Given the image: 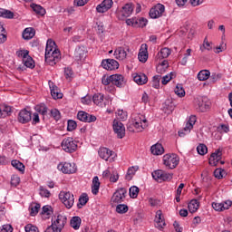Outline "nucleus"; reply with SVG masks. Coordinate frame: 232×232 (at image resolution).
<instances>
[{
    "label": "nucleus",
    "instance_id": "1",
    "mask_svg": "<svg viewBox=\"0 0 232 232\" xmlns=\"http://www.w3.org/2000/svg\"><path fill=\"white\" fill-rule=\"evenodd\" d=\"M61 61V51L55 49V43L52 39L47 40L45 47V63L50 66H55Z\"/></svg>",
    "mask_w": 232,
    "mask_h": 232
},
{
    "label": "nucleus",
    "instance_id": "2",
    "mask_svg": "<svg viewBox=\"0 0 232 232\" xmlns=\"http://www.w3.org/2000/svg\"><path fill=\"white\" fill-rule=\"evenodd\" d=\"M146 128H148V120L142 115H138L134 121L127 124V130L131 133H135V130L140 133L143 130H146Z\"/></svg>",
    "mask_w": 232,
    "mask_h": 232
},
{
    "label": "nucleus",
    "instance_id": "3",
    "mask_svg": "<svg viewBox=\"0 0 232 232\" xmlns=\"http://www.w3.org/2000/svg\"><path fill=\"white\" fill-rule=\"evenodd\" d=\"M179 162H180V158L177 154H166L163 156V164L169 169H175L179 166Z\"/></svg>",
    "mask_w": 232,
    "mask_h": 232
},
{
    "label": "nucleus",
    "instance_id": "4",
    "mask_svg": "<svg viewBox=\"0 0 232 232\" xmlns=\"http://www.w3.org/2000/svg\"><path fill=\"white\" fill-rule=\"evenodd\" d=\"M134 6L132 3L125 4L121 10H117V17L120 21H124L127 17H130L133 14Z\"/></svg>",
    "mask_w": 232,
    "mask_h": 232
},
{
    "label": "nucleus",
    "instance_id": "5",
    "mask_svg": "<svg viewBox=\"0 0 232 232\" xmlns=\"http://www.w3.org/2000/svg\"><path fill=\"white\" fill-rule=\"evenodd\" d=\"M59 198L61 202H63V204L65 206V208H67V209L73 208L75 198L71 192L61 191L59 194Z\"/></svg>",
    "mask_w": 232,
    "mask_h": 232
},
{
    "label": "nucleus",
    "instance_id": "6",
    "mask_svg": "<svg viewBox=\"0 0 232 232\" xmlns=\"http://www.w3.org/2000/svg\"><path fill=\"white\" fill-rule=\"evenodd\" d=\"M62 148L66 153H75L77 151V141L73 138H64L62 141Z\"/></svg>",
    "mask_w": 232,
    "mask_h": 232
},
{
    "label": "nucleus",
    "instance_id": "7",
    "mask_svg": "<svg viewBox=\"0 0 232 232\" xmlns=\"http://www.w3.org/2000/svg\"><path fill=\"white\" fill-rule=\"evenodd\" d=\"M152 178L156 182H166L173 179V174L168 173L162 169H158L152 172Z\"/></svg>",
    "mask_w": 232,
    "mask_h": 232
},
{
    "label": "nucleus",
    "instance_id": "8",
    "mask_svg": "<svg viewBox=\"0 0 232 232\" xmlns=\"http://www.w3.org/2000/svg\"><path fill=\"white\" fill-rule=\"evenodd\" d=\"M126 193H128V190H126L125 188H119L113 193L111 202L112 204H121L123 200H125Z\"/></svg>",
    "mask_w": 232,
    "mask_h": 232
},
{
    "label": "nucleus",
    "instance_id": "9",
    "mask_svg": "<svg viewBox=\"0 0 232 232\" xmlns=\"http://www.w3.org/2000/svg\"><path fill=\"white\" fill-rule=\"evenodd\" d=\"M112 128L118 139H124V137H126V128L124 127V124H122V122L118 120H114Z\"/></svg>",
    "mask_w": 232,
    "mask_h": 232
},
{
    "label": "nucleus",
    "instance_id": "10",
    "mask_svg": "<svg viewBox=\"0 0 232 232\" xmlns=\"http://www.w3.org/2000/svg\"><path fill=\"white\" fill-rule=\"evenodd\" d=\"M165 10L166 7H164V5L158 4L150 9L149 15L151 19H159V17H162V14H164Z\"/></svg>",
    "mask_w": 232,
    "mask_h": 232
},
{
    "label": "nucleus",
    "instance_id": "11",
    "mask_svg": "<svg viewBox=\"0 0 232 232\" xmlns=\"http://www.w3.org/2000/svg\"><path fill=\"white\" fill-rule=\"evenodd\" d=\"M58 169L60 171H63V173L70 175L77 171V167H75V163L65 162V163H60L58 165Z\"/></svg>",
    "mask_w": 232,
    "mask_h": 232
},
{
    "label": "nucleus",
    "instance_id": "12",
    "mask_svg": "<svg viewBox=\"0 0 232 232\" xmlns=\"http://www.w3.org/2000/svg\"><path fill=\"white\" fill-rule=\"evenodd\" d=\"M32 121V111L23 109L18 113V122L21 124H28Z\"/></svg>",
    "mask_w": 232,
    "mask_h": 232
},
{
    "label": "nucleus",
    "instance_id": "13",
    "mask_svg": "<svg viewBox=\"0 0 232 232\" xmlns=\"http://www.w3.org/2000/svg\"><path fill=\"white\" fill-rule=\"evenodd\" d=\"M77 119L82 122H95V121H97V117H95V115L89 114L82 111L78 112Z\"/></svg>",
    "mask_w": 232,
    "mask_h": 232
},
{
    "label": "nucleus",
    "instance_id": "14",
    "mask_svg": "<svg viewBox=\"0 0 232 232\" xmlns=\"http://www.w3.org/2000/svg\"><path fill=\"white\" fill-rule=\"evenodd\" d=\"M111 6H113V0H103L97 5L96 11L98 14H104L105 12H108Z\"/></svg>",
    "mask_w": 232,
    "mask_h": 232
},
{
    "label": "nucleus",
    "instance_id": "15",
    "mask_svg": "<svg viewBox=\"0 0 232 232\" xmlns=\"http://www.w3.org/2000/svg\"><path fill=\"white\" fill-rule=\"evenodd\" d=\"M102 66L105 70L112 71L119 69V62L113 59H107L102 62Z\"/></svg>",
    "mask_w": 232,
    "mask_h": 232
},
{
    "label": "nucleus",
    "instance_id": "16",
    "mask_svg": "<svg viewBox=\"0 0 232 232\" xmlns=\"http://www.w3.org/2000/svg\"><path fill=\"white\" fill-rule=\"evenodd\" d=\"M222 160V150L220 149L217 150L210 155L209 158V165L210 166H218V162Z\"/></svg>",
    "mask_w": 232,
    "mask_h": 232
},
{
    "label": "nucleus",
    "instance_id": "17",
    "mask_svg": "<svg viewBox=\"0 0 232 232\" xmlns=\"http://www.w3.org/2000/svg\"><path fill=\"white\" fill-rule=\"evenodd\" d=\"M68 218H66V216L58 215L56 219L52 223L53 226L56 227L57 229L60 231H63L64 226H66Z\"/></svg>",
    "mask_w": 232,
    "mask_h": 232
},
{
    "label": "nucleus",
    "instance_id": "18",
    "mask_svg": "<svg viewBox=\"0 0 232 232\" xmlns=\"http://www.w3.org/2000/svg\"><path fill=\"white\" fill-rule=\"evenodd\" d=\"M49 87L51 90V95L53 99H63V93L57 85L53 84V82L49 81Z\"/></svg>",
    "mask_w": 232,
    "mask_h": 232
},
{
    "label": "nucleus",
    "instance_id": "19",
    "mask_svg": "<svg viewBox=\"0 0 232 232\" xmlns=\"http://www.w3.org/2000/svg\"><path fill=\"white\" fill-rule=\"evenodd\" d=\"M111 84L117 86L118 88H122L124 86V76L122 74H112L111 75Z\"/></svg>",
    "mask_w": 232,
    "mask_h": 232
},
{
    "label": "nucleus",
    "instance_id": "20",
    "mask_svg": "<svg viewBox=\"0 0 232 232\" xmlns=\"http://www.w3.org/2000/svg\"><path fill=\"white\" fill-rule=\"evenodd\" d=\"M138 59L140 63H146V61H148V44H141L140 53L138 54Z\"/></svg>",
    "mask_w": 232,
    "mask_h": 232
},
{
    "label": "nucleus",
    "instance_id": "21",
    "mask_svg": "<svg viewBox=\"0 0 232 232\" xmlns=\"http://www.w3.org/2000/svg\"><path fill=\"white\" fill-rule=\"evenodd\" d=\"M196 106H198V109L204 113V111H208V110H209V102L199 98L196 100Z\"/></svg>",
    "mask_w": 232,
    "mask_h": 232
},
{
    "label": "nucleus",
    "instance_id": "22",
    "mask_svg": "<svg viewBox=\"0 0 232 232\" xmlns=\"http://www.w3.org/2000/svg\"><path fill=\"white\" fill-rule=\"evenodd\" d=\"M155 222H156V227H158L159 229H162V227L166 226V222L162 218V210H158L156 212Z\"/></svg>",
    "mask_w": 232,
    "mask_h": 232
},
{
    "label": "nucleus",
    "instance_id": "23",
    "mask_svg": "<svg viewBox=\"0 0 232 232\" xmlns=\"http://www.w3.org/2000/svg\"><path fill=\"white\" fill-rule=\"evenodd\" d=\"M98 153L101 159H102L103 160H108V159H110L111 155H113V151H111L108 148H101Z\"/></svg>",
    "mask_w": 232,
    "mask_h": 232
},
{
    "label": "nucleus",
    "instance_id": "24",
    "mask_svg": "<svg viewBox=\"0 0 232 232\" xmlns=\"http://www.w3.org/2000/svg\"><path fill=\"white\" fill-rule=\"evenodd\" d=\"M35 35V29L32 27L25 28L23 32V39L30 41Z\"/></svg>",
    "mask_w": 232,
    "mask_h": 232
},
{
    "label": "nucleus",
    "instance_id": "25",
    "mask_svg": "<svg viewBox=\"0 0 232 232\" xmlns=\"http://www.w3.org/2000/svg\"><path fill=\"white\" fill-rule=\"evenodd\" d=\"M114 55L116 56V59H120V61H124V59L128 57V53L124 47H118L114 52Z\"/></svg>",
    "mask_w": 232,
    "mask_h": 232
},
{
    "label": "nucleus",
    "instance_id": "26",
    "mask_svg": "<svg viewBox=\"0 0 232 232\" xmlns=\"http://www.w3.org/2000/svg\"><path fill=\"white\" fill-rule=\"evenodd\" d=\"M150 151L152 155H162V153H164V147H162L160 143H156L151 146Z\"/></svg>",
    "mask_w": 232,
    "mask_h": 232
},
{
    "label": "nucleus",
    "instance_id": "27",
    "mask_svg": "<svg viewBox=\"0 0 232 232\" xmlns=\"http://www.w3.org/2000/svg\"><path fill=\"white\" fill-rule=\"evenodd\" d=\"M133 79L134 82L140 85L146 84V82H148V76L144 73L136 74Z\"/></svg>",
    "mask_w": 232,
    "mask_h": 232
},
{
    "label": "nucleus",
    "instance_id": "28",
    "mask_svg": "<svg viewBox=\"0 0 232 232\" xmlns=\"http://www.w3.org/2000/svg\"><path fill=\"white\" fill-rule=\"evenodd\" d=\"M99 188H101V182L99 181V177H94L92 185V193L97 195L99 193Z\"/></svg>",
    "mask_w": 232,
    "mask_h": 232
},
{
    "label": "nucleus",
    "instance_id": "29",
    "mask_svg": "<svg viewBox=\"0 0 232 232\" xmlns=\"http://www.w3.org/2000/svg\"><path fill=\"white\" fill-rule=\"evenodd\" d=\"M137 171H139V166L130 167L125 176V179L131 180V179H133V176L135 175V173H137Z\"/></svg>",
    "mask_w": 232,
    "mask_h": 232
},
{
    "label": "nucleus",
    "instance_id": "30",
    "mask_svg": "<svg viewBox=\"0 0 232 232\" xmlns=\"http://www.w3.org/2000/svg\"><path fill=\"white\" fill-rule=\"evenodd\" d=\"M74 57L76 61H82V59L86 58V52H84L82 48L79 47L75 49Z\"/></svg>",
    "mask_w": 232,
    "mask_h": 232
},
{
    "label": "nucleus",
    "instance_id": "31",
    "mask_svg": "<svg viewBox=\"0 0 232 232\" xmlns=\"http://www.w3.org/2000/svg\"><path fill=\"white\" fill-rule=\"evenodd\" d=\"M199 206H200V203L198 202V200L192 199L188 203V211H190V213H196V211L198 210Z\"/></svg>",
    "mask_w": 232,
    "mask_h": 232
},
{
    "label": "nucleus",
    "instance_id": "32",
    "mask_svg": "<svg viewBox=\"0 0 232 232\" xmlns=\"http://www.w3.org/2000/svg\"><path fill=\"white\" fill-rule=\"evenodd\" d=\"M23 63L26 68H31V70L35 68V62H34V59L29 54L25 56Z\"/></svg>",
    "mask_w": 232,
    "mask_h": 232
},
{
    "label": "nucleus",
    "instance_id": "33",
    "mask_svg": "<svg viewBox=\"0 0 232 232\" xmlns=\"http://www.w3.org/2000/svg\"><path fill=\"white\" fill-rule=\"evenodd\" d=\"M90 198H88V194L83 193L80 198H79V203L77 204L78 209H81L82 206H86L88 204V201Z\"/></svg>",
    "mask_w": 232,
    "mask_h": 232
},
{
    "label": "nucleus",
    "instance_id": "34",
    "mask_svg": "<svg viewBox=\"0 0 232 232\" xmlns=\"http://www.w3.org/2000/svg\"><path fill=\"white\" fill-rule=\"evenodd\" d=\"M0 17H4L5 19H14V12L0 8Z\"/></svg>",
    "mask_w": 232,
    "mask_h": 232
},
{
    "label": "nucleus",
    "instance_id": "35",
    "mask_svg": "<svg viewBox=\"0 0 232 232\" xmlns=\"http://www.w3.org/2000/svg\"><path fill=\"white\" fill-rule=\"evenodd\" d=\"M197 122V116H190L186 126L185 131H191L193 130V125Z\"/></svg>",
    "mask_w": 232,
    "mask_h": 232
},
{
    "label": "nucleus",
    "instance_id": "36",
    "mask_svg": "<svg viewBox=\"0 0 232 232\" xmlns=\"http://www.w3.org/2000/svg\"><path fill=\"white\" fill-rule=\"evenodd\" d=\"M211 72L208 70H202L198 73V81H208Z\"/></svg>",
    "mask_w": 232,
    "mask_h": 232
},
{
    "label": "nucleus",
    "instance_id": "37",
    "mask_svg": "<svg viewBox=\"0 0 232 232\" xmlns=\"http://www.w3.org/2000/svg\"><path fill=\"white\" fill-rule=\"evenodd\" d=\"M31 7L33 8L34 12L37 14V15H44L46 14V10L44 9V7L39 5L33 4Z\"/></svg>",
    "mask_w": 232,
    "mask_h": 232
},
{
    "label": "nucleus",
    "instance_id": "38",
    "mask_svg": "<svg viewBox=\"0 0 232 232\" xmlns=\"http://www.w3.org/2000/svg\"><path fill=\"white\" fill-rule=\"evenodd\" d=\"M92 101L96 106H102V101H104V94L96 93L92 96Z\"/></svg>",
    "mask_w": 232,
    "mask_h": 232
},
{
    "label": "nucleus",
    "instance_id": "39",
    "mask_svg": "<svg viewBox=\"0 0 232 232\" xmlns=\"http://www.w3.org/2000/svg\"><path fill=\"white\" fill-rule=\"evenodd\" d=\"M81 222H82V220L76 216L72 218L70 224L73 229H79L81 227Z\"/></svg>",
    "mask_w": 232,
    "mask_h": 232
},
{
    "label": "nucleus",
    "instance_id": "40",
    "mask_svg": "<svg viewBox=\"0 0 232 232\" xmlns=\"http://www.w3.org/2000/svg\"><path fill=\"white\" fill-rule=\"evenodd\" d=\"M11 164L13 168H15V169H18V171H21V173H24V164H23L21 161L14 160L11 161Z\"/></svg>",
    "mask_w": 232,
    "mask_h": 232
},
{
    "label": "nucleus",
    "instance_id": "41",
    "mask_svg": "<svg viewBox=\"0 0 232 232\" xmlns=\"http://www.w3.org/2000/svg\"><path fill=\"white\" fill-rule=\"evenodd\" d=\"M35 111H37V113H41V115H46V113H48V107H46V105H44V103H41L38 104L34 107Z\"/></svg>",
    "mask_w": 232,
    "mask_h": 232
},
{
    "label": "nucleus",
    "instance_id": "42",
    "mask_svg": "<svg viewBox=\"0 0 232 232\" xmlns=\"http://www.w3.org/2000/svg\"><path fill=\"white\" fill-rule=\"evenodd\" d=\"M139 188L137 186H132L129 189L130 198H137L139 197Z\"/></svg>",
    "mask_w": 232,
    "mask_h": 232
},
{
    "label": "nucleus",
    "instance_id": "43",
    "mask_svg": "<svg viewBox=\"0 0 232 232\" xmlns=\"http://www.w3.org/2000/svg\"><path fill=\"white\" fill-rule=\"evenodd\" d=\"M171 54V51H169V48H163L160 50V52L158 53L159 57L161 59H167V57H169Z\"/></svg>",
    "mask_w": 232,
    "mask_h": 232
},
{
    "label": "nucleus",
    "instance_id": "44",
    "mask_svg": "<svg viewBox=\"0 0 232 232\" xmlns=\"http://www.w3.org/2000/svg\"><path fill=\"white\" fill-rule=\"evenodd\" d=\"M174 92L178 97H184L186 95V91H184L182 84H177Z\"/></svg>",
    "mask_w": 232,
    "mask_h": 232
},
{
    "label": "nucleus",
    "instance_id": "45",
    "mask_svg": "<svg viewBox=\"0 0 232 232\" xmlns=\"http://www.w3.org/2000/svg\"><path fill=\"white\" fill-rule=\"evenodd\" d=\"M160 79H162V76L160 75H155L152 80V87L156 88V90H159L160 88Z\"/></svg>",
    "mask_w": 232,
    "mask_h": 232
},
{
    "label": "nucleus",
    "instance_id": "46",
    "mask_svg": "<svg viewBox=\"0 0 232 232\" xmlns=\"http://www.w3.org/2000/svg\"><path fill=\"white\" fill-rule=\"evenodd\" d=\"M173 77H175V72H170L169 74L163 76L161 78V83L163 85L168 84L169 82V81H171V79H173Z\"/></svg>",
    "mask_w": 232,
    "mask_h": 232
},
{
    "label": "nucleus",
    "instance_id": "47",
    "mask_svg": "<svg viewBox=\"0 0 232 232\" xmlns=\"http://www.w3.org/2000/svg\"><path fill=\"white\" fill-rule=\"evenodd\" d=\"M116 212L123 215V213H128V207L124 204H119L116 207Z\"/></svg>",
    "mask_w": 232,
    "mask_h": 232
},
{
    "label": "nucleus",
    "instance_id": "48",
    "mask_svg": "<svg viewBox=\"0 0 232 232\" xmlns=\"http://www.w3.org/2000/svg\"><path fill=\"white\" fill-rule=\"evenodd\" d=\"M197 151L198 155H206L208 153V147L201 143L197 147Z\"/></svg>",
    "mask_w": 232,
    "mask_h": 232
},
{
    "label": "nucleus",
    "instance_id": "49",
    "mask_svg": "<svg viewBox=\"0 0 232 232\" xmlns=\"http://www.w3.org/2000/svg\"><path fill=\"white\" fill-rule=\"evenodd\" d=\"M39 209H41V204L36 203L34 206L31 207V217H35L39 213Z\"/></svg>",
    "mask_w": 232,
    "mask_h": 232
},
{
    "label": "nucleus",
    "instance_id": "50",
    "mask_svg": "<svg viewBox=\"0 0 232 232\" xmlns=\"http://www.w3.org/2000/svg\"><path fill=\"white\" fill-rule=\"evenodd\" d=\"M40 195L41 197H44L45 198H50L52 193H50V190L46 189L44 187H40Z\"/></svg>",
    "mask_w": 232,
    "mask_h": 232
},
{
    "label": "nucleus",
    "instance_id": "51",
    "mask_svg": "<svg viewBox=\"0 0 232 232\" xmlns=\"http://www.w3.org/2000/svg\"><path fill=\"white\" fill-rule=\"evenodd\" d=\"M226 173V170L222 169H216L214 170V176L216 177V179H224V174Z\"/></svg>",
    "mask_w": 232,
    "mask_h": 232
},
{
    "label": "nucleus",
    "instance_id": "52",
    "mask_svg": "<svg viewBox=\"0 0 232 232\" xmlns=\"http://www.w3.org/2000/svg\"><path fill=\"white\" fill-rule=\"evenodd\" d=\"M77 128V122L72 120H69L67 122V130L68 131H73Z\"/></svg>",
    "mask_w": 232,
    "mask_h": 232
},
{
    "label": "nucleus",
    "instance_id": "53",
    "mask_svg": "<svg viewBox=\"0 0 232 232\" xmlns=\"http://www.w3.org/2000/svg\"><path fill=\"white\" fill-rule=\"evenodd\" d=\"M126 24L128 26H133L134 28H137V25L139 24V18L127 19Z\"/></svg>",
    "mask_w": 232,
    "mask_h": 232
},
{
    "label": "nucleus",
    "instance_id": "54",
    "mask_svg": "<svg viewBox=\"0 0 232 232\" xmlns=\"http://www.w3.org/2000/svg\"><path fill=\"white\" fill-rule=\"evenodd\" d=\"M20 182L21 179L17 175H13L11 177V186H14V188H16V186H19Z\"/></svg>",
    "mask_w": 232,
    "mask_h": 232
},
{
    "label": "nucleus",
    "instance_id": "55",
    "mask_svg": "<svg viewBox=\"0 0 232 232\" xmlns=\"http://www.w3.org/2000/svg\"><path fill=\"white\" fill-rule=\"evenodd\" d=\"M25 232H39V228L32 224H27L24 227Z\"/></svg>",
    "mask_w": 232,
    "mask_h": 232
},
{
    "label": "nucleus",
    "instance_id": "56",
    "mask_svg": "<svg viewBox=\"0 0 232 232\" xmlns=\"http://www.w3.org/2000/svg\"><path fill=\"white\" fill-rule=\"evenodd\" d=\"M30 52L28 50H20L16 52L17 57H22L23 60L26 59V57L29 55Z\"/></svg>",
    "mask_w": 232,
    "mask_h": 232
},
{
    "label": "nucleus",
    "instance_id": "57",
    "mask_svg": "<svg viewBox=\"0 0 232 232\" xmlns=\"http://www.w3.org/2000/svg\"><path fill=\"white\" fill-rule=\"evenodd\" d=\"M146 24H148V19L146 18H139L138 19V24L136 28H144V26H146Z\"/></svg>",
    "mask_w": 232,
    "mask_h": 232
},
{
    "label": "nucleus",
    "instance_id": "58",
    "mask_svg": "<svg viewBox=\"0 0 232 232\" xmlns=\"http://www.w3.org/2000/svg\"><path fill=\"white\" fill-rule=\"evenodd\" d=\"M51 115L55 121H59V119H61V112L57 109L51 110Z\"/></svg>",
    "mask_w": 232,
    "mask_h": 232
},
{
    "label": "nucleus",
    "instance_id": "59",
    "mask_svg": "<svg viewBox=\"0 0 232 232\" xmlns=\"http://www.w3.org/2000/svg\"><path fill=\"white\" fill-rule=\"evenodd\" d=\"M64 75H65L66 79H70V81H71L72 78L73 77V71L72 70V68H70V67L65 68Z\"/></svg>",
    "mask_w": 232,
    "mask_h": 232
},
{
    "label": "nucleus",
    "instance_id": "60",
    "mask_svg": "<svg viewBox=\"0 0 232 232\" xmlns=\"http://www.w3.org/2000/svg\"><path fill=\"white\" fill-rule=\"evenodd\" d=\"M221 208L222 211H226V209H228L232 206V201L231 200H227L225 202H221Z\"/></svg>",
    "mask_w": 232,
    "mask_h": 232
},
{
    "label": "nucleus",
    "instance_id": "61",
    "mask_svg": "<svg viewBox=\"0 0 232 232\" xmlns=\"http://www.w3.org/2000/svg\"><path fill=\"white\" fill-rule=\"evenodd\" d=\"M102 83L104 84V86H108L109 84H111V76H102Z\"/></svg>",
    "mask_w": 232,
    "mask_h": 232
},
{
    "label": "nucleus",
    "instance_id": "62",
    "mask_svg": "<svg viewBox=\"0 0 232 232\" xmlns=\"http://www.w3.org/2000/svg\"><path fill=\"white\" fill-rule=\"evenodd\" d=\"M14 227L11 225H4L0 227V232H13Z\"/></svg>",
    "mask_w": 232,
    "mask_h": 232
},
{
    "label": "nucleus",
    "instance_id": "63",
    "mask_svg": "<svg viewBox=\"0 0 232 232\" xmlns=\"http://www.w3.org/2000/svg\"><path fill=\"white\" fill-rule=\"evenodd\" d=\"M110 180L111 182H117V180H119V173H117V171H113L111 174Z\"/></svg>",
    "mask_w": 232,
    "mask_h": 232
},
{
    "label": "nucleus",
    "instance_id": "64",
    "mask_svg": "<svg viewBox=\"0 0 232 232\" xmlns=\"http://www.w3.org/2000/svg\"><path fill=\"white\" fill-rule=\"evenodd\" d=\"M44 232H61V230L59 228H57L56 227H54L53 225H51L50 227H48Z\"/></svg>",
    "mask_w": 232,
    "mask_h": 232
}]
</instances>
